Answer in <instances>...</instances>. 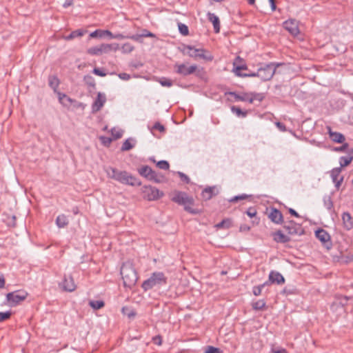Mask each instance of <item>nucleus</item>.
I'll return each mask as SVG.
<instances>
[{"mask_svg": "<svg viewBox=\"0 0 353 353\" xmlns=\"http://www.w3.org/2000/svg\"><path fill=\"white\" fill-rule=\"evenodd\" d=\"M130 141L134 140L132 139H128L123 143V145L121 148V151H128L134 147V144L132 143Z\"/></svg>", "mask_w": 353, "mask_h": 353, "instance_id": "nucleus-33", "label": "nucleus"}, {"mask_svg": "<svg viewBox=\"0 0 353 353\" xmlns=\"http://www.w3.org/2000/svg\"><path fill=\"white\" fill-rule=\"evenodd\" d=\"M111 133L114 139H120L123 135V131L121 130L112 129Z\"/></svg>", "mask_w": 353, "mask_h": 353, "instance_id": "nucleus-50", "label": "nucleus"}, {"mask_svg": "<svg viewBox=\"0 0 353 353\" xmlns=\"http://www.w3.org/2000/svg\"><path fill=\"white\" fill-rule=\"evenodd\" d=\"M208 19L212 23L214 32L219 33L220 32V20L219 17L214 13L208 12Z\"/></svg>", "mask_w": 353, "mask_h": 353, "instance_id": "nucleus-23", "label": "nucleus"}, {"mask_svg": "<svg viewBox=\"0 0 353 353\" xmlns=\"http://www.w3.org/2000/svg\"><path fill=\"white\" fill-rule=\"evenodd\" d=\"M59 80L56 76H49L48 83L50 87L53 89L54 92H57V89L59 85Z\"/></svg>", "mask_w": 353, "mask_h": 353, "instance_id": "nucleus-29", "label": "nucleus"}, {"mask_svg": "<svg viewBox=\"0 0 353 353\" xmlns=\"http://www.w3.org/2000/svg\"><path fill=\"white\" fill-rule=\"evenodd\" d=\"M106 98L105 94L100 92L98 93L97 97L92 105V112H97L101 110L105 103Z\"/></svg>", "mask_w": 353, "mask_h": 353, "instance_id": "nucleus-17", "label": "nucleus"}, {"mask_svg": "<svg viewBox=\"0 0 353 353\" xmlns=\"http://www.w3.org/2000/svg\"><path fill=\"white\" fill-rule=\"evenodd\" d=\"M157 165L159 168L164 170H167L170 168L169 163L167 161L161 160L157 163Z\"/></svg>", "mask_w": 353, "mask_h": 353, "instance_id": "nucleus-46", "label": "nucleus"}, {"mask_svg": "<svg viewBox=\"0 0 353 353\" xmlns=\"http://www.w3.org/2000/svg\"><path fill=\"white\" fill-rule=\"evenodd\" d=\"M250 226H249L248 225H246V224H242L240 225V228H239V231L240 232H249L250 230Z\"/></svg>", "mask_w": 353, "mask_h": 353, "instance_id": "nucleus-62", "label": "nucleus"}, {"mask_svg": "<svg viewBox=\"0 0 353 353\" xmlns=\"http://www.w3.org/2000/svg\"><path fill=\"white\" fill-rule=\"evenodd\" d=\"M284 28L292 35L296 36L299 33L298 22L295 19H289L283 23Z\"/></svg>", "mask_w": 353, "mask_h": 353, "instance_id": "nucleus-13", "label": "nucleus"}, {"mask_svg": "<svg viewBox=\"0 0 353 353\" xmlns=\"http://www.w3.org/2000/svg\"><path fill=\"white\" fill-rule=\"evenodd\" d=\"M90 306L93 308L94 310H99L102 308L105 303L103 301H90L89 302Z\"/></svg>", "mask_w": 353, "mask_h": 353, "instance_id": "nucleus-36", "label": "nucleus"}, {"mask_svg": "<svg viewBox=\"0 0 353 353\" xmlns=\"http://www.w3.org/2000/svg\"><path fill=\"white\" fill-rule=\"evenodd\" d=\"M341 172V168H333L330 172V176L332 179V181H336L338 180V177L339 176L340 173Z\"/></svg>", "mask_w": 353, "mask_h": 353, "instance_id": "nucleus-41", "label": "nucleus"}, {"mask_svg": "<svg viewBox=\"0 0 353 353\" xmlns=\"http://www.w3.org/2000/svg\"><path fill=\"white\" fill-rule=\"evenodd\" d=\"M219 194V190L215 186L205 188L201 193L202 198L204 200H210L214 196Z\"/></svg>", "mask_w": 353, "mask_h": 353, "instance_id": "nucleus-16", "label": "nucleus"}, {"mask_svg": "<svg viewBox=\"0 0 353 353\" xmlns=\"http://www.w3.org/2000/svg\"><path fill=\"white\" fill-rule=\"evenodd\" d=\"M283 228L288 232V233L290 235L299 234H303V230L301 226L296 224L294 221L290 220L288 221H283Z\"/></svg>", "mask_w": 353, "mask_h": 353, "instance_id": "nucleus-11", "label": "nucleus"}, {"mask_svg": "<svg viewBox=\"0 0 353 353\" xmlns=\"http://www.w3.org/2000/svg\"><path fill=\"white\" fill-rule=\"evenodd\" d=\"M85 32V31L81 29H78L77 30L72 32L69 35L66 36L65 38L66 40H71L76 37H82Z\"/></svg>", "mask_w": 353, "mask_h": 353, "instance_id": "nucleus-30", "label": "nucleus"}, {"mask_svg": "<svg viewBox=\"0 0 353 353\" xmlns=\"http://www.w3.org/2000/svg\"><path fill=\"white\" fill-rule=\"evenodd\" d=\"M229 94L233 96L236 101H248L252 103V99L250 98V93L237 94L234 92H230Z\"/></svg>", "mask_w": 353, "mask_h": 353, "instance_id": "nucleus-24", "label": "nucleus"}, {"mask_svg": "<svg viewBox=\"0 0 353 353\" xmlns=\"http://www.w3.org/2000/svg\"><path fill=\"white\" fill-rule=\"evenodd\" d=\"M278 65L279 64L276 65L274 63L265 64L264 67L258 69L256 72L257 77L264 81L270 80L275 74Z\"/></svg>", "mask_w": 353, "mask_h": 353, "instance_id": "nucleus-7", "label": "nucleus"}, {"mask_svg": "<svg viewBox=\"0 0 353 353\" xmlns=\"http://www.w3.org/2000/svg\"><path fill=\"white\" fill-rule=\"evenodd\" d=\"M152 342L157 345H161L162 344V337L160 335L155 336L152 337Z\"/></svg>", "mask_w": 353, "mask_h": 353, "instance_id": "nucleus-56", "label": "nucleus"}, {"mask_svg": "<svg viewBox=\"0 0 353 353\" xmlns=\"http://www.w3.org/2000/svg\"><path fill=\"white\" fill-rule=\"evenodd\" d=\"M143 188L144 197L148 201H155L163 196V192L155 187L145 185Z\"/></svg>", "mask_w": 353, "mask_h": 353, "instance_id": "nucleus-10", "label": "nucleus"}, {"mask_svg": "<svg viewBox=\"0 0 353 353\" xmlns=\"http://www.w3.org/2000/svg\"><path fill=\"white\" fill-rule=\"evenodd\" d=\"M263 290V285H257L253 288L252 292L254 295L259 296L261 294Z\"/></svg>", "mask_w": 353, "mask_h": 353, "instance_id": "nucleus-53", "label": "nucleus"}, {"mask_svg": "<svg viewBox=\"0 0 353 353\" xmlns=\"http://www.w3.org/2000/svg\"><path fill=\"white\" fill-rule=\"evenodd\" d=\"M84 82L90 87H95V80L94 79L90 76V75H85L83 78Z\"/></svg>", "mask_w": 353, "mask_h": 353, "instance_id": "nucleus-43", "label": "nucleus"}, {"mask_svg": "<svg viewBox=\"0 0 353 353\" xmlns=\"http://www.w3.org/2000/svg\"><path fill=\"white\" fill-rule=\"evenodd\" d=\"M118 77L122 79V80H124V81H128L130 79V75L129 74H127V73H125V72H122V73H119L118 74Z\"/></svg>", "mask_w": 353, "mask_h": 353, "instance_id": "nucleus-61", "label": "nucleus"}, {"mask_svg": "<svg viewBox=\"0 0 353 353\" xmlns=\"http://www.w3.org/2000/svg\"><path fill=\"white\" fill-rule=\"evenodd\" d=\"M347 147H348V143H345L341 146L335 148L334 150L338 151V152H343V151H345L347 148Z\"/></svg>", "mask_w": 353, "mask_h": 353, "instance_id": "nucleus-63", "label": "nucleus"}, {"mask_svg": "<svg viewBox=\"0 0 353 353\" xmlns=\"http://www.w3.org/2000/svg\"><path fill=\"white\" fill-rule=\"evenodd\" d=\"M252 197V195H248V194H241V195H237V196H233L232 198H231L229 201L230 203H235V202H237L240 200H244V199H247L248 198H250Z\"/></svg>", "mask_w": 353, "mask_h": 353, "instance_id": "nucleus-39", "label": "nucleus"}, {"mask_svg": "<svg viewBox=\"0 0 353 353\" xmlns=\"http://www.w3.org/2000/svg\"><path fill=\"white\" fill-rule=\"evenodd\" d=\"M141 37H155V34L150 32L146 29L142 30V33L141 34Z\"/></svg>", "mask_w": 353, "mask_h": 353, "instance_id": "nucleus-55", "label": "nucleus"}, {"mask_svg": "<svg viewBox=\"0 0 353 353\" xmlns=\"http://www.w3.org/2000/svg\"><path fill=\"white\" fill-rule=\"evenodd\" d=\"M153 129L158 130L161 132H164L165 130V127L159 122H157L154 123V125L153 126Z\"/></svg>", "mask_w": 353, "mask_h": 353, "instance_id": "nucleus-58", "label": "nucleus"}, {"mask_svg": "<svg viewBox=\"0 0 353 353\" xmlns=\"http://www.w3.org/2000/svg\"><path fill=\"white\" fill-rule=\"evenodd\" d=\"M268 218L276 224H282L283 223V216L281 211L276 208H272L268 215Z\"/></svg>", "mask_w": 353, "mask_h": 353, "instance_id": "nucleus-15", "label": "nucleus"}, {"mask_svg": "<svg viewBox=\"0 0 353 353\" xmlns=\"http://www.w3.org/2000/svg\"><path fill=\"white\" fill-rule=\"evenodd\" d=\"M105 36H108L110 37V36H112V32H110V30H97L91 32L90 34V37L92 38H97V37L102 38Z\"/></svg>", "mask_w": 353, "mask_h": 353, "instance_id": "nucleus-26", "label": "nucleus"}, {"mask_svg": "<svg viewBox=\"0 0 353 353\" xmlns=\"http://www.w3.org/2000/svg\"><path fill=\"white\" fill-rule=\"evenodd\" d=\"M342 221L345 230H350L353 228V219L349 212H345L343 213Z\"/></svg>", "mask_w": 353, "mask_h": 353, "instance_id": "nucleus-20", "label": "nucleus"}, {"mask_svg": "<svg viewBox=\"0 0 353 353\" xmlns=\"http://www.w3.org/2000/svg\"><path fill=\"white\" fill-rule=\"evenodd\" d=\"M264 95L263 93H250V98L252 99V103L254 101H258L259 102L262 101L264 99Z\"/></svg>", "mask_w": 353, "mask_h": 353, "instance_id": "nucleus-42", "label": "nucleus"}, {"mask_svg": "<svg viewBox=\"0 0 353 353\" xmlns=\"http://www.w3.org/2000/svg\"><path fill=\"white\" fill-rule=\"evenodd\" d=\"M269 279L271 283L281 285L285 283V279L279 272L272 270L269 274Z\"/></svg>", "mask_w": 353, "mask_h": 353, "instance_id": "nucleus-18", "label": "nucleus"}, {"mask_svg": "<svg viewBox=\"0 0 353 353\" xmlns=\"http://www.w3.org/2000/svg\"><path fill=\"white\" fill-rule=\"evenodd\" d=\"M159 83L162 86L170 87L172 85V81L170 79L163 78L159 81Z\"/></svg>", "mask_w": 353, "mask_h": 353, "instance_id": "nucleus-52", "label": "nucleus"}, {"mask_svg": "<svg viewBox=\"0 0 353 353\" xmlns=\"http://www.w3.org/2000/svg\"><path fill=\"white\" fill-rule=\"evenodd\" d=\"M323 204L328 210L333 208V202L330 196L326 195L323 197Z\"/></svg>", "mask_w": 353, "mask_h": 353, "instance_id": "nucleus-38", "label": "nucleus"}, {"mask_svg": "<svg viewBox=\"0 0 353 353\" xmlns=\"http://www.w3.org/2000/svg\"><path fill=\"white\" fill-rule=\"evenodd\" d=\"M121 274L125 288H131L136 284L138 276L131 263H125L123 264L121 268Z\"/></svg>", "mask_w": 353, "mask_h": 353, "instance_id": "nucleus-3", "label": "nucleus"}, {"mask_svg": "<svg viewBox=\"0 0 353 353\" xmlns=\"http://www.w3.org/2000/svg\"><path fill=\"white\" fill-rule=\"evenodd\" d=\"M273 239L276 243H285L290 241V238L284 234L281 230H277L272 234Z\"/></svg>", "mask_w": 353, "mask_h": 353, "instance_id": "nucleus-22", "label": "nucleus"}, {"mask_svg": "<svg viewBox=\"0 0 353 353\" xmlns=\"http://www.w3.org/2000/svg\"><path fill=\"white\" fill-rule=\"evenodd\" d=\"M110 39H123L128 38V35H123L122 34H112V36L110 37Z\"/></svg>", "mask_w": 353, "mask_h": 353, "instance_id": "nucleus-57", "label": "nucleus"}, {"mask_svg": "<svg viewBox=\"0 0 353 353\" xmlns=\"http://www.w3.org/2000/svg\"><path fill=\"white\" fill-rule=\"evenodd\" d=\"M171 200L178 205L183 206L184 210L192 214L200 213L199 210L192 208L194 203V198L188 196L185 192L175 191Z\"/></svg>", "mask_w": 353, "mask_h": 353, "instance_id": "nucleus-2", "label": "nucleus"}, {"mask_svg": "<svg viewBox=\"0 0 353 353\" xmlns=\"http://www.w3.org/2000/svg\"><path fill=\"white\" fill-rule=\"evenodd\" d=\"M243 59L240 57H237L234 61V72L237 76V74H243L241 70H248L246 64L243 63Z\"/></svg>", "mask_w": 353, "mask_h": 353, "instance_id": "nucleus-21", "label": "nucleus"}, {"mask_svg": "<svg viewBox=\"0 0 353 353\" xmlns=\"http://www.w3.org/2000/svg\"><path fill=\"white\" fill-rule=\"evenodd\" d=\"M57 94H58L59 101L61 103H62L64 105H69L72 103V99L71 98H70L68 96H67L66 94L59 92H58Z\"/></svg>", "mask_w": 353, "mask_h": 353, "instance_id": "nucleus-28", "label": "nucleus"}, {"mask_svg": "<svg viewBox=\"0 0 353 353\" xmlns=\"http://www.w3.org/2000/svg\"><path fill=\"white\" fill-rule=\"evenodd\" d=\"M12 316L11 311H7L5 312H0V322L4 321L6 320L9 319Z\"/></svg>", "mask_w": 353, "mask_h": 353, "instance_id": "nucleus-49", "label": "nucleus"}, {"mask_svg": "<svg viewBox=\"0 0 353 353\" xmlns=\"http://www.w3.org/2000/svg\"><path fill=\"white\" fill-rule=\"evenodd\" d=\"M151 169L152 168L148 165H144L138 169V172L141 176L148 179L150 174Z\"/></svg>", "mask_w": 353, "mask_h": 353, "instance_id": "nucleus-32", "label": "nucleus"}, {"mask_svg": "<svg viewBox=\"0 0 353 353\" xmlns=\"http://www.w3.org/2000/svg\"><path fill=\"white\" fill-rule=\"evenodd\" d=\"M119 49L118 43H102L100 46H94L88 49L87 52L91 55L99 56L102 54L116 52Z\"/></svg>", "mask_w": 353, "mask_h": 353, "instance_id": "nucleus-6", "label": "nucleus"}, {"mask_svg": "<svg viewBox=\"0 0 353 353\" xmlns=\"http://www.w3.org/2000/svg\"><path fill=\"white\" fill-rule=\"evenodd\" d=\"M101 140L103 144L105 145H108L110 144V143L112 141V139L111 138L106 137H101Z\"/></svg>", "mask_w": 353, "mask_h": 353, "instance_id": "nucleus-60", "label": "nucleus"}, {"mask_svg": "<svg viewBox=\"0 0 353 353\" xmlns=\"http://www.w3.org/2000/svg\"><path fill=\"white\" fill-rule=\"evenodd\" d=\"M161 176H160L155 171H154L152 169H151L150 174L148 178V180L153 181L155 183H161Z\"/></svg>", "mask_w": 353, "mask_h": 353, "instance_id": "nucleus-34", "label": "nucleus"}, {"mask_svg": "<svg viewBox=\"0 0 353 353\" xmlns=\"http://www.w3.org/2000/svg\"><path fill=\"white\" fill-rule=\"evenodd\" d=\"M56 224L59 228H65L69 224V221L65 214H60L56 219Z\"/></svg>", "mask_w": 353, "mask_h": 353, "instance_id": "nucleus-27", "label": "nucleus"}, {"mask_svg": "<svg viewBox=\"0 0 353 353\" xmlns=\"http://www.w3.org/2000/svg\"><path fill=\"white\" fill-rule=\"evenodd\" d=\"M247 215L250 216V218H254V220L252 221V225H258L260 222V219L256 217V210L254 207L249 208L247 211L245 212Z\"/></svg>", "mask_w": 353, "mask_h": 353, "instance_id": "nucleus-25", "label": "nucleus"}, {"mask_svg": "<svg viewBox=\"0 0 353 353\" xmlns=\"http://www.w3.org/2000/svg\"><path fill=\"white\" fill-rule=\"evenodd\" d=\"M105 172L109 178L122 184L132 186H140L141 182L127 171H121L115 168L108 167Z\"/></svg>", "mask_w": 353, "mask_h": 353, "instance_id": "nucleus-1", "label": "nucleus"}, {"mask_svg": "<svg viewBox=\"0 0 353 353\" xmlns=\"http://www.w3.org/2000/svg\"><path fill=\"white\" fill-rule=\"evenodd\" d=\"M327 129L330 139L332 141L338 143H343L345 141V138L343 134L337 132H333L330 127H328Z\"/></svg>", "mask_w": 353, "mask_h": 353, "instance_id": "nucleus-19", "label": "nucleus"}, {"mask_svg": "<svg viewBox=\"0 0 353 353\" xmlns=\"http://www.w3.org/2000/svg\"><path fill=\"white\" fill-rule=\"evenodd\" d=\"M167 283V277L161 272H155L152 274L150 278L142 283V288L148 291L156 286L164 285Z\"/></svg>", "mask_w": 353, "mask_h": 353, "instance_id": "nucleus-4", "label": "nucleus"}, {"mask_svg": "<svg viewBox=\"0 0 353 353\" xmlns=\"http://www.w3.org/2000/svg\"><path fill=\"white\" fill-rule=\"evenodd\" d=\"M265 302L264 300H259L252 304L254 310H263L265 307Z\"/></svg>", "mask_w": 353, "mask_h": 353, "instance_id": "nucleus-35", "label": "nucleus"}, {"mask_svg": "<svg viewBox=\"0 0 353 353\" xmlns=\"http://www.w3.org/2000/svg\"><path fill=\"white\" fill-rule=\"evenodd\" d=\"M353 160V157H341L339 159L341 168L348 165Z\"/></svg>", "mask_w": 353, "mask_h": 353, "instance_id": "nucleus-37", "label": "nucleus"}, {"mask_svg": "<svg viewBox=\"0 0 353 353\" xmlns=\"http://www.w3.org/2000/svg\"><path fill=\"white\" fill-rule=\"evenodd\" d=\"M178 28H179V32L182 35L187 36L189 34V29H188V27L185 24L182 23H178Z\"/></svg>", "mask_w": 353, "mask_h": 353, "instance_id": "nucleus-40", "label": "nucleus"}, {"mask_svg": "<svg viewBox=\"0 0 353 353\" xmlns=\"http://www.w3.org/2000/svg\"><path fill=\"white\" fill-rule=\"evenodd\" d=\"M276 125L281 132H285L287 130L285 125L283 123L276 122Z\"/></svg>", "mask_w": 353, "mask_h": 353, "instance_id": "nucleus-64", "label": "nucleus"}, {"mask_svg": "<svg viewBox=\"0 0 353 353\" xmlns=\"http://www.w3.org/2000/svg\"><path fill=\"white\" fill-rule=\"evenodd\" d=\"M28 294L25 291L17 290L9 292L6 294V300L10 306H16L17 304L24 301Z\"/></svg>", "mask_w": 353, "mask_h": 353, "instance_id": "nucleus-9", "label": "nucleus"}, {"mask_svg": "<svg viewBox=\"0 0 353 353\" xmlns=\"http://www.w3.org/2000/svg\"><path fill=\"white\" fill-rule=\"evenodd\" d=\"M316 237L323 243L327 248H330L332 246L331 237L329 233L324 229L319 228L315 232Z\"/></svg>", "mask_w": 353, "mask_h": 353, "instance_id": "nucleus-12", "label": "nucleus"}, {"mask_svg": "<svg viewBox=\"0 0 353 353\" xmlns=\"http://www.w3.org/2000/svg\"><path fill=\"white\" fill-rule=\"evenodd\" d=\"M174 72L183 77L195 74L196 76L199 75L200 70H197L196 65H187L185 63H176L174 65Z\"/></svg>", "mask_w": 353, "mask_h": 353, "instance_id": "nucleus-8", "label": "nucleus"}, {"mask_svg": "<svg viewBox=\"0 0 353 353\" xmlns=\"http://www.w3.org/2000/svg\"><path fill=\"white\" fill-rule=\"evenodd\" d=\"M92 72L94 74L99 76V77H105L106 76V73L104 72L101 68H94L93 69Z\"/></svg>", "mask_w": 353, "mask_h": 353, "instance_id": "nucleus-54", "label": "nucleus"}, {"mask_svg": "<svg viewBox=\"0 0 353 353\" xmlns=\"http://www.w3.org/2000/svg\"><path fill=\"white\" fill-rule=\"evenodd\" d=\"M60 285L62 286L63 290L67 292H73L76 289V285L74 279L70 275H65L63 281L60 283Z\"/></svg>", "mask_w": 353, "mask_h": 353, "instance_id": "nucleus-14", "label": "nucleus"}, {"mask_svg": "<svg viewBox=\"0 0 353 353\" xmlns=\"http://www.w3.org/2000/svg\"><path fill=\"white\" fill-rule=\"evenodd\" d=\"M231 221L229 219H224L218 224L216 225L217 228H228L230 226Z\"/></svg>", "mask_w": 353, "mask_h": 353, "instance_id": "nucleus-47", "label": "nucleus"}, {"mask_svg": "<svg viewBox=\"0 0 353 353\" xmlns=\"http://www.w3.org/2000/svg\"><path fill=\"white\" fill-rule=\"evenodd\" d=\"M231 111L239 117H245L248 114L247 111L242 110L239 107L232 105Z\"/></svg>", "mask_w": 353, "mask_h": 353, "instance_id": "nucleus-31", "label": "nucleus"}, {"mask_svg": "<svg viewBox=\"0 0 353 353\" xmlns=\"http://www.w3.org/2000/svg\"><path fill=\"white\" fill-rule=\"evenodd\" d=\"M237 76L240 77H257L256 72L237 74Z\"/></svg>", "mask_w": 353, "mask_h": 353, "instance_id": "nucleus-59", "label": "nucleus"}, {"mask_svg": "<svg viewBox=\"0 0 353 353\" xmlns=\"http://www.w3.org/2000/svg\"><path fill=\"white\" fill-rule=\"evenodd\" d=\"M122 312L123 314L127 315L130 319L134 318L136 316V312L133 310H130L127 307L122 308Z\"/></svg>", "mask_w": 353, "mask_h": 353, "instance_id": "nucleus-44", "label": "nucleus"}, {"mask_svg": "<svg viewBox=\"0 0 353 353\" xmlns=\"http://www.w3.org/2000/svg\"><path fill=\"white\" fill-rule=\"evenodd\" d=\"M181 52L183 54H186L194 59H203L208 61H212V57L205 54L206 50L203 48H196L190 45H184Z\"/></svg>", "mask_w": 353, "mask_h": 353, "instance_id": "nucleus-5", "label": "nucleus"}, {"mask_svg": "<svg viewBox=\"0 0 353 353\" xmlns=\"http://www.w3.org/2000/svg\"><path fill=\"white\" fill-rule=\"evenodd\" d=\"M178 175L179 176L181 180L185 183L188 184L190 183V179L185 174L181 172H178Z\"/></svg>", "mask_w": 353, "mask_h": 353, "instance_id": "nucleus-51", "label": "nucleus"}, {"mask_svg": "<svg viewBox=\"0 0 353 353\" xmlns=\"http://www.w3.org/2000/svg\"><path fill=\"white\" fill-rule=\"evenodd\" d=\"M121 49L123 53H130L134 50V46L129 43H126L121 46Z\"/></svg>", "mask_w": 353, "mask_h": 353, "instance_id": "nucleus-45", "label": "nucleus"}, {"mask_svg": "<svg viewBox=\"0 0 353 353\" xmlns=\"http://www.w3.org/2000/svg\"><path fill=\"white\" fill-rule=\"evenodd\" d=\"M221 352L218 347L208 345L205 347L204 353H221Z\"/></svg>", "mask_w": 353, "mask_h": 353, "instance_id": "nucleus-48", "label": "nucleus"}]
</instances>
